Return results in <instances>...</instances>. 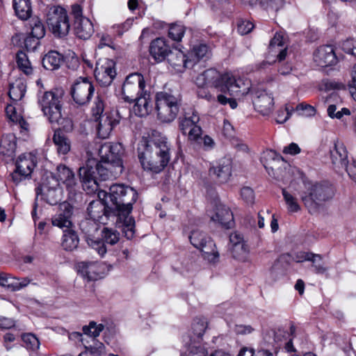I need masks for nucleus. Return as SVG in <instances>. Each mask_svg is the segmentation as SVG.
<instances>
[{
	"label": "nucleus",
	"mask_w": 356,
	"mask_h": 356,
	"mask_svg": "<svg viewBox=\"0 0 356 356\" xmlns=\"http://www.w3.org/2000/svg\"><path fill=\"white\" fill-rule=\"evenodd\" d=\"M282 195L289 211L297 212L300 209L296 197L289 193L286 189H282Z\"/></svg>",
	"instance_id": "49530a36"
},
{
	"label": "nucleus",
	"mask_w": 356,
	"mask_h": 356,
	"mask_svg": "<svg viewBox=\"0 0 356 356\" xmlns=\"http://www.w3.org/2000/svg\"><path fill=\"white\" fill-rule=\"evenodd\" d=\"M300 152V148L295 143H291L288 146L284 147L283 149V153L286 154L296 155Z\"/></svg>",
	"instance_id": "0e129e2a"
},
{
	"label": "nucleus",
	"mask_w": 356,
	"mask_h": 356,
	"mask_svg": "<svg viewBox=\"0 0 356 356\" xmlns=\"http://www.w3.org/2000/svg\"><path fill=\"white\" fill-rule=\"evenodd\" d=\"M149 52L156 62H161L168 56L170 49L165 40L159 38L151 42Z\"/></svg>",
	"instance_id": "bb28decb"
},
{
	"label": "nucleus",
	"mask_w": 356,
	"mask_h": 356,
	"mask_svg": "<svg viewBox=\"0 0 356 356\" xmlns=\"http://www.w3.org/2000/svg\"><path fill=\"white\" fill-rule=\"evenodd\" d=\"M241 196L248 204H252L254 202V193L250 187L245 186L242 188L241 190Z\"/></svg>",
	"instance_id": "5fc2aeb1"
},
{
	"label": "nucleus",
	"mask_w": 356,
	"mask_h": 356,
	"mask_svg": "<svg viewBox=\"0 0 356 356\" xmlns=\"http://www.w3.org/2000/svg\"><path fill=\"white\" fill-rule=\"evenodd\" d=\"M197 87H211L220 92H228L230 96H239L247 94L248 86H245L242 79H236L232 74H221L214 68L204 70L195 79Z\"/></svg>",
	"instance_id": "f03ea898"
},
{
	"label": "nucleus",
	"mask_w": 356,
	"mask_h": 356,
	"mask_svg": "<svg viewBox=\"0 0 356 356\" xmlns=\"http://www.w3.org/2000/svg\"><path fill=\"white\" fill-rule=\"evenodd\" d=\"M170 147L165 136L143 138L138 143V159L145 170L154 173L161 172L168 165Z\"/></svg>",
	"instance_id": "f257e3e1"
},
{
	"label": "nucleus",
	"mask_w": 356,
	"mask_h": 356,
	"mask_svg": "<svg viewBox=\"0 0 356 356\" xmlns=\"http://www.w3.org/2000/svg\"><path fill=\"white\" fill-rule=\"evenodd\" d=\"M213 222H232L234 221L232 211L224 204H218L208 214Z\"/></svg>",
	"instance_id": "c85d7f7f"
},
{
	"label": "nucleus",
	"mask_w": 356,
	"mask_h": 356,
	"mask_svg": "<svg viewBox=\"0 0 356 356\" xmlns=\"http://www.w3.org/2000/svg\"><path fill=\"white\" fill-rule=\"evenodd\" d=\"M303 258L312 262V267L316 274H324L327 272V268L321 262L322 257L320 254L307 253L303 254Z\"/></svg>",
	"instance_id": "79ce46f5"
},
{
	"label": "nucleus",
	"mask_w": 356,
	"mask_h": 356,
	"mask_svg": "<svg viewBox=\"0 0 356 356\" xmlns=\"http://www.w3.org/2000/svg\"><path fill=\"white\" fill-rule=\"evenodd\" d=\"M86 242L100 257H103L106 253L107 250L104 241L96 238H89Z\"/></svg>",
	"instance_id": "3c124183"
},
{
	"label": "nucleus",
	"mask_w": 356,
	"mask_h": 356,
	"mask_svg": "<svg viewBox=\"0 0 356 356\" xmlns=\"http://www.w3.org/2000/svg\"><path fill=\"white\" fill-rule=\"evenodd\" d=\"M217 99L218 102L222 105H225L228 103L232 109H234L237 107V102L235 99L232 98H228L224 95H218L217 96Z\"/></svg>",
	"instance_id": "680f3d73"
},
{
	"label": "nucleus",
	"mask_w": 356,
	"mask_h": 356,
	"mask_svg": "<svg viewBox=\"0 0 356 356\" xmlns=\"http://www.w3.org/2000/svg\"><path fill=\"white\" fill-rule=\"evenodd\" d=\"M330 152L333 164L341 166V168L346 167V163H348V154L346 147L342 143L338 141L334 143Z\"/></svg>",
	"instance_id": "7c9ffc66"
},
{
	"label": "nucleus",
	"mask_w": 356,
	"mask_h": 356,
	"mask_svg": "<svg viewBox=\"0 0 356 356\" xmlns=\"http://www.w3.org/2000/svg\"><path fill=\"white\" fill-rule=\"evenodd\" d=\"M47 24L56 38L67 36L70 30V19L67 10L60 6L49 8L47 14Z\"/></svg>",
	"instance_id": "0eeeda50"
},
{
	"label": "nucleus",
	"mask_w": 356,
	"mask_h": 356,
	"mask_svg": "<svg viewBox=\"0 0 356 356\" xmlns=\"http://www.w3.org/2000/svg\"><path fill=\"white\" fill-rule=\"evenodd\" d=\"M197 249L201 251L204 259L207 260L209 262L216 263L218 261L219 253L216 250V244L211 238H208L202 244V247H200Z\"/></svg>",
	"instance_id": "473e14b6"
},
{
	"label": "nucleus",
	"mask_w": 356,
	"mask_h": 356,
	"mask_svg": "<svg viewBox=\"0 0 356 356\" xmlns=\"http://www.w3.org/2000/svg\"><path fill=\"white\" fill-rule=\"evenodd\" d=\"M80 229L85 234L86 241H88L89 238H96L99 232V224H78Z\"/></svg>",
	"instance_id": "8fccbe9b"
},
{
	"label": "nucleus",
	"mask_w": 356,
	"mask_h": 356,
	"mask_svg": "<svg viewBox=\"0 0 356 356\" xmlns=\"http://www.w3.org/2000/svg\"><path fill=\"white\" fill-rule=\"evenodd\" d=\"M56 176L58 181L65 186L69 193V198L74 199L78 191L79 186L73 171L67 166L60 165L57 167Z\"/></svg>",
	"instance_id": "a211bd4d"
},
{
	"label": "nucleus",
	"mask_w": 356,
	"mask_h": 356,
	"mask_svg": "<svg viewBox=\"0 0 356 356\" xmlns=\"http://www.w3.org/2000/svg\"><path fill=\"white\" fill-rule=\"evenodd\" d=\"M71 15L73 17V28L74 34L80 39L87 40L94 33L92 22L83 15V10L81 6L73 4L71 6Z\"/></svg>",
	"instance_id": "f8f14e48"
},
{
	"label": "nucleus",
	"mask_w": 356,
	"mask_h": 356,
	"mask_svg": "<svg viewBox=\"0 0 356 356\" xmlns=\"http://www.w3.org/2000/svg\"><path fill=\"white\" fill-rule=\"evenodd\" d=\"M169 63L178 71H181L183 69L191 68L195 64L194 59H190L188 56L180 50L176 49L174 51L169 53L168 56Z\"/></svg>",
	"instance_id": "a878e982"
},
{
	"label": "nucleus",
	"mask_w": 356,
	"mask_h": 356,
	"mask_svg": "<svg viewBox=\"0 0 356 356\" xmlns=\"http://www.w3.org/2000/svg\"><path fill=\"white\" fill-rule=\"evenodd\" d=\"M104 198L106 202H110L112 204H134L138 198V193L130 186L113 184L110 187L109 192L105 193Z\"/></svg>",
	"instance_id": "9d476101"
},
{
	"label": "nucleus",
	"mask_w": 356,
	"mask_h": 356,
	"mask_svg": "<svg viewBox=\"0 0 356 356\" xmlns=\"http://www.w3.org/2000/svg\"><path fill=\"white\" fill-rule=\"evenodd\" d=\"M314 60L317 65L325 67L335 65L337 58L331 45H325L318 47L314 54Z\"/></svg>",
	"instance_id": "5701e85b"
},
{
	"label": "nucleus",
	"mask_w": 356,
	"mask_h": 356,
	"mask_svg": "<svg viewBox=\"0 0 356 356\" xmlns=\"http://www.w3.org/2000/svg\"><path fill=\"white\" fill-rule=\"evenodd\" d=\"M104 110V102L99 97H97L92 107V113L96 120L99 121L97 135L101 138H108L113 127L119 123V121L113 118V114L110 113L103 114Z\"/></svg>",
	"instance_id": "6e6552de"
},
{
	"label": "nucleus",
	"mask_w": 356,
	"mask_h": 356,
	"mask_svg": "<svg viewBox=\"0 0 356 356\" xmlns=\"http://www.w3.org/2000/svg\"><path fill=\"white\" fill-rule=\"evenodd\" d=\"M38 163L37 158L33 153H24L20 155L16 161V169L10 175L13 181L19 184L29 177Z\"/></svg>",
	"instance_id": "ddd939ff"
},
{
	"label": "nucleus",
	"mask_w": 356,
	"mask_h": 356,
	"mask_svg": "<svg viewBox=\"0 0 356 356\" xmlns=\"http://www.w3.org/2000/svg\"><path fill=\"white\" fill-rule=\"evenodd\" d=\"M74 216V207L67 202L59 204L56 218L52 222H72Z\"/></svg>",
	"instance_id": "e433bc0d"
},
{
	"label": "nucleus",
	"mask_w": 356,
	"mask_h": 356,
	"mask_svg": "<svg viewBox=\"0 0 356 356\" xmlns=\"http://www.w3.org/2000/svg\"><path fill=\"white\" fill-rule=\"evenodd\" d=\"M193 141L200 145L203 143V145L206 149H211L213 147L214 145L213 140L207 135L204 136V137H202V135H200V140Z\"/></svg>",
	"instance_id": "e2e57ef3"
},
{
	"label": "nucleus",
	"mask_w": 356,
	"mask_h": 356,
	"mask_svg": "<svg viewBox=\"0 0 356 356\" xmlns=\"http://www.w3.org/2000/svg\"><path fill=\"white\" fill-rule=\"evenodd\" d=\"M115 165H106L100 160L88 159L86 164L79 168V174L83 188L88 193H93L97 191L99 187L98 175L101 180H106L116 177L122 172L115 173Z\"/></svg>",
	"instance_id": "7ed1b4c3"
},
{
	"label": "nucleus",
	"mask_w": 356,
	"mask_h": 356,
	"mask_svg": "<svg viewBox=\"0 0 356 356\" xmlns=\"http://www.w3.org/2000/svg\"><path fill=\"white\" fill-rule=\"evenodd\" d=\"M77 272L88 281H94L104 277V266L98 262L81 261L76 264Z\"/></svg>",
	"instance_id": "aec40b11"
},
{
	"label": "nucleus",
	"mask_w": 356,
	"mask_h": 356,
	"mask_svg": "<svg viewBox=\"0 0 356 356\" xmlns=\"http://www.w3.org/2000/svg\"><path fill=\"white\" fill-rule=\"evenodd\" d=\"M29 26L31 31L30 35L41 39L44 38L46 29L42 21L39 17H32L29 22Z\"/></svg>",
	"instance_id": "a19ab883"
},
{
	"label": "nucleus",
	"mask_w": 356,
	"mask_h": 356,
	"mask_svg": "<svg viewBox=\"0 0 356 356\" xmlns=\"http://www.w3.org/2000/svg\"><path fill=\"white\" fill-rule=\"evenodd\" d=\"M232 161L229 158L220 159L216 166L211 167L209 172L216 176L220 183L227 182L232 176Z\"/></svg>",
	"instance_id": "393cba45"
},
{
	"label": "nucleus",
	"mask_w": 356,
	"mask_h": 356,
	"mask_svg": "<svg viewBox=\"0 0 356 356\" xmlns=\"http://www.w3.org/2000/svg\"><path fill=\"white\" fill-rule=\"evenodd\" d=\"M40 39L31 35L26 36L24 39V47L26 51H35L40 45Z\"/></svg>",
	"instance_id": "864d4df0"
},
{
	"label": "nucleus",
	"mask_w": 356,
	"mask_h": 356,
	"mask_svg": "<svg viewBox=\"0 0 356 356\" xmlns=\"http://www.w3.org/2000/svg\"><path fill=\"white\" fill-rule=\"evenodd\" d=\"M200 121L199 116L193 113L191 116H185L179 119V129L183 134H188V140H200V136L202 134L201 127L197 124Z\"/></svg>",
	"instance_id": "f3484780"
},
{
	"label": "nucleus",
	"mask_w": 356,
	"mask_h": 356,
	"mask_svg": "<svg viewBox=\"0 0 356 356\" xmlns=\"http://www.w3.org/2000/svg\"><path fill=\"white\" fill-rule=\"evenodd\" d=\"M63 232L62 247L67 251L75 250L79 243V238L76 232V224H54Z\"/></svg>",
	"instance_id": "4be33fe9"
},
{
	"label": "nucleus",
	"mask_w": 356,
	"mask_h": 356,
	"mask_svg": "<svg viewBox=\"0 0 356 356\" xmlns=\"http://www.w3.org/2000/svg\"><path fill=\"white\" fill-rule=\"evenodd\" d=\"M179 95L161 91L156 94L155 103L157 118L162 122H171L177 117L181 105Z\"/></svg>",
	"instance_id": "39448f33"
},
{
	"label": "nucleus",
	"mask_w": 356,
	"mask_h": 356,
	"mask_svg": "<svg viewBox=\"0 0 356 356\" xmlns=\"http://www.w3.org/2000/svg\"><path fill=\"white\" fill-rule=\"evenodd\" d=\"M350 177L356 182V161L346 165L344 167Z\"/></svg>",
	"instance_id": "774afa93"
},
{
	"label": "nucleus",
	"mask_w": 356,
	"mask_h": 356,
	"mask_svg": "<svg viewBox=\"0 0 356 356\" xmlns=\"http://www.w3.org/2000/svg\"><path fill=\"white\" fill-rule=\"evenodd\" d=\"M64 92L60 89L47 91L39 98L38 103L44 115L51 123L62 120V99Z\"/></svg>",
	"instance_id": "423d86ee"
},
{
	"label": "nucleus",
	"mask_w": 356,
	"mask_h": 356,
	"mask_svg": "<svg viewBox=\"0 0 356 356\" xmlns=\"http://www.w3.org/2000/svg\"><path fill=\"white\" fill-rule=\"evenodd\" d=\"M15 324L13 319L0 316V329H10L15 326Z\"/></svg>",
	"instance_id": "69168bd1"
},
{
	"label": "nucleus",
	"mask_w": 356,
	"mask_h": 356,
	"mask_svg": "<svg viewBox=\"0 0 356 356\" xmlns=\"http://www.w3.org/2000/svg\"><path fill=\"white\" fill-rule=\"evenodd\" d=\"M22 339L27 349L35 350L39 348L40 341L35 335L31 333H26L22 334Z\"/></svg>",
	"instance_id": "603ef678"
},
{
	"label": "nucleus",
	"mask_w": 356,
	"mask_h": 356,
	"mask_svg": "<svg viewBox=\"0 0 356 356\" xmlns=\"http://www.w3.org/2000/svg\"><path fill=\"white\" fill-rule=\"evenodd\" d=\"M229 249L234 259L241 261L247 260L249 248L240 233L235 232L229 235Z\"/></svg>",
	"instance_id": "412c9836"
},
{
	"label": "nucleus",
	"mask_w": 356,
	"mask_h": 356,
	"mask_svg": "<svg viewBox=\"0 0 356 356\" xmlns=\"http://www.w3.org/2000/svg\"><path fill=\"white\" fill-rule=\"evenodd\" d=\"M254 28L253 24L250 21H241L238 24V32L241 35L249 33Z\"/></svg>",
	"instance_id": "4d7b16f0"
},
{
	"label": "nucleus",
	"mask_w": 356,
	"mask_h": 356,
	"mask_svg": "<svg viewBox=\"0 0 356 356\" xmlns=\"http://www.w3.org/2000/svg\"><path fill=\"white\" fill-rule=\"evenodd\" d=\"M88 220L95 222L99 221L104 216L106 215V205L100 200L92 201L88 208Z\"/></svg>",
	"instance_id": "f704fd0d"
},
{
	"label": "nucleus",
	"mask_w": 356,
	"mask_h": 356,
	"mask_svg": "<svg viewBox=\"0 0 356 356\" xmlns=\"http://www.w3.org/2000/svg\"><path fill=\"white\" fill-rule=\"evenodd\" d=\"M252 103L255 110L263 115H269L273 110V97L266 90L254 91Z\"/></svg>",
	"instance_id": "6ab92c4d"
},
{
	"label": "nucleus",
	"mask_w": 356,
	"mask_h": 356,
	"mask_svg": "<svg viewBox=\"0 0 356 356\" xmlns=\"http://www.w3.org/2000/svg\"><path fill=\"white\" fill-rule=\"evenodd\" d=\"M207 237L202 231L198 229H194L192 230L189 239L191 244L196 248L202 247V244L208 239Z\"/></svg>",
	"instance_id": "a18cd8bd"
},
{
	"label": "nucleus",
	"mask_w": 356,
	"mask_h": 356,
	"mask_svg": "<svg viewBox=\"0 0 356 356\" xmlns=\"http://www.w3.org/2000/svg\"><path fill=\"white\" fill-rule=\"evenodd\" d=\"M113 206V215L117 217L116 222H136L134 218L131 215L133 204H119Z\"/></svg>",
	"instance_id": "c756f323"
},
{
	"label": "nucleus",
	"mask_w": 356,
	"mask_h": 356,
	"mask_svg": "<svg viewBox=\"0 0 356 356\" xmlns=\"http://www.w3.org/2000/svg\"><path fill=\"white\" fill-rule=\"evenodd\" d=\"M115 63L113 60L105 59L97 63L95 70V76L97 81L102 86L111 84L116 76Z\"/></svg>",
	"instance_id": "dca6fc26"
},
{
	"label": "nucleus",
	"mask_w": 356,
	"mask_h": 356,
	"mask_svg": "<svg viewBox=\"0 0 356 356\" xmlns=\"http://www.w3.org/2000/svg\"><path fill=\"white\" fill-rule=\"evenodd\" d=\"M16 62L19 69L25 74L30 75L33 73V67L27 55L22 51L16 55Z\"/></svg>",
	"instance_id": "37998d69"
},
{
	"label": "nucleus",
	"mask_w": 356,
	"mask_h": 356,
	"mask_svg": "<svg viewBox=\"0 0 356 356\" xmlns=\"http://www.w3.org/2000/svg\"><path fill=\"white\" fill-rule=\"evenodd\" d=\"M53 141L59 154H67L71 149V141L68 137L60 131L54 134Z\"/></svg>",
	"instance_id": "72a5a7b5"
},
{
	"label": "nucleus",
	"mask_w": 356,
	"mask_h": 356,
	"mask_svg": "<svg viewBox=\"0 0 356 356\" xmlns=\"http://www.w3.org/2000/svg\"><path fill=\"white\" fill-rule=\"evenodd\" d=\"M133 102H135L133 112L139 117L147 116L152 109L150 95L147 92H144L140 96H137Z\"/></svg>",
	"instance_id": "cd10ccee"
},
{
	"label": "nucleus",
	"mask_w": 356,
	"mask_h": 356,
	"mask_svg": "<svg viewBox=\"0 0 356 356\" xmlns=\"http://www.w3.org/2000/svg\"><path fill=\"white\" fill-rule=\"evenodd\" d=\"M304 186L305 191L301 193V199L311 213L318 212L323 204L334 195L333 188L328 184L305 182Z\"/></svg>",
	"instance_id": "20e7f679"
},
{
	"label": "nucleus",
	"mask_w": 356,
	"mask_h": 356,
	"mask_svg": "<svg viewBox=\"0 0 356 356\" xmlns=\"http://www.w3.org/2000/svg\"><path fill=\"white\" fill-rule=\"evenodd\" d=\"M342 49L346 53L356 57V41L347 40L343 43Z\"/></svg>",
	"instance_id": "13d9d810"
},
{
	"label": "nucleus",
	"mask_w": 356,
	"mask_h": 356,
	"mask_svg": "<svg viewBox=\"0 0 356 356\" xmlns=\"http://www.w3.org/2000/svg\"><path fill=\"white\" fill-rule=\"evenodd\" d=\"M64 60L63 56L56 51H49L42 58V65L48 70L58 69Z\"/></svg>",
	"instance_id": "2f4dec72"
},
{
	"label": "nucleus",
	"mask_w": 356,
	"mask_h": 356,
	"mask_svg": "<svg viewBox=\"0 0 356 356\" xmlns=\"http://www.w3.org/2000/svg\"><path fill=\"white\" fill-rule=\"evenodd\" d=\"M269 334L273 335V341L277 343L281 342L284 339H286L289 336V334L282 328H278L276 330H270Z\"/></svg>",
	"instance_id": "bf43d9fd"
},
{
	"label": "nucleus",
	"mask_w": 356,
	"mask_h": 356,
	"mask_svg": "<svg viewBox=\"0 0 356 356\" xmlns=\"http://www.w3.org/2000/svg\"><path fill=\"white\" fill-rule=\"evenodd\" d=\"M26 84L25 81L19 79L10 84L8 95L13 102L20 101L25 95Z\"/></svg>",
	"instance_id": "c9c22d12"
},
{
	"label": "nucleus",
	"mask_w": 356,
	"mask_h": 356,
	"mask_svg": "<svg viewBox=\"0 0 356 356\" xmlns=\"http://www.w3.org/2000/svg\"><path fill=\"white\" fill-rule=\"evenodd\" d=\"M211 56V49L208 45L200 43L193 46L188 54L190 59H194L195 63L200 60H207Z\"/></svg>",
	"instance_id": "58836bf2"
},
{
	"label": "nucleus",
	"mask_w": 356,
	"mask_h": 356,
	"mask_svg": "<svg viewBox=\"0 0 356 356\" xmlns=\"http://www.w3.org/2000/svg\"><path fill=\"white\" fill-rule=\"evenodd\" d=\"M145 82L140 73H131L127 77L122 88L123 99L125 102H133L139 94L144 93Z\"/></svg>",
	"instance_id": "4468645a"
},
{
	"label": "nucleus",
	"mask_w": 356,
	"mask_h": 356,
	"mask_svg": "<svg viewBox=\"0 0 356 356\" xmlns=\"http://www.w3.org/2000/svg\"><path fill=\"white\" fill-rule=\"evenodd\" d=\"M185 33V27L179 24H173L170 26L168 35L177 42L181 41Z\"/></svg>",
	"instance_id": "de8ad7c7"
},
{
	"label": "nucleus",
	"mask_w": 356,
	"mask_h": 356,
	"mask_svg": "<svg viewBox=\"0 0 356 356\" xmlns=\"http://www.w3.org/2000/svg\"><path fill=\"white\" fill-rule=\"evenodd\" d=\"M123 147L120 143H105L99 149V156L102 162L106 165H115V173L123 171Z\"/></svg>",
	"instance_id": "9b49d317"
},
{
	"label": "nucleus",
	"mask_w": 356,
	"mask_h": 356,
	"mask_svg": "<svg viewBox=\"0 0 356 356\" xmlns=\"http://www.w3.org/2000/svg\"><path fill=\"white\" fill-rule=\"evenodd\" d=\"M8 136H3L0 142V145L2 148L6 149L8 152H13L15 148V144L14 142L8 140Z\"/></svg>",
	"instance_id": "338daca9"
},
{
	"label": "nucleus",
	"mask_w": 356,
	"mask_h": 356,
	"mask_svg": "<svg viewBox=\"0 0 356 356\" xmlns=\"http://www.w3.org/2000/svg\"><path fill=\"white\" fill-rule=\"evenodd\" d=\"M102 234L104 241L110 245H115L120 239L119 232L113 229L104 228Z\"/></svg>",
	"instance_id": "09e8293b"
},
{
	"label": "nucleus",
	"mask_w": 356,
	"mask_h": 356,
	"mask_svg": "<svg viewBox=\"0 0 356 356\" xmlns=\"http://www.w3.org/2000/svg\"><path fill=\"white\" fill-rule=\"evenodd\" d=\"M36 198L38 201L39 197L41 200L51 205L56 204L62 199L63 191L58 186L49 187L47 185L38 186L35 188Z\"/></svg>",
	"instance_id": "b1692460"
},
{
	"label": "nucleus",
	"mask_w": 356,
	"mask_h": 356,
	"mask_svg": "<svg viewBox=\"0 0 356 356\" xmlns=\"http://www.w3.org/2000/svg\"><path fill=\"white\" fill-rule=\"evenodd\" d=\"M104 329L103 324H97L95 321H90L88 325H85L82 328L83 334L87 336V339L83 345L85 351L92 356H99L105 353V346L97 339Z\"/></svg>",
	"instance_id": "1a4fd4ad"
},
{
	"label": "nucleus",
	"mask_w": 356,
	"mask_h": 356,
	"mask_svg": "<svg viewBox=\"0 0 356 356\" xmlns=\"http://www.w3.org/2000/svg\"><path fill=\"white\" fill-rule=\"evenodd\" d=\"M296 110L302 111L303 112L302 115L306 117L314 116L316 113V109L314 106H312L309 104H303V103L299 104L296 106Z\"/></svg>",
	"instance_id": "6e6d98bb"
},
{
	"label": "nucleus",
	"mask_w": 356,
	"mask_h": 356,
	"mask_svg": "<svg viewBox=\"0 0 356 356\" xmlns=\"http://www.w3.org/2000/svg\"><path fill=\"white\" fill-rule=\"evenodd\" d=\"M207 328V321L204 318H195L192 324V334L189 341H200L201 343L202 337Z\"/></svg>",
	"instance_id": "ea45409f"
},
{
	"label": "nucleus",
	"mask_w": 356,
	"mask_h": 356,
	"mask_svg": "<svg viewBox=\"0 0 356 356\" xmlns=\"http://www.w3.org/2000/svg\"><path fill=\"white\" fill-rule=\"evenodd\" d=\"M15 15L21 19L26 20L31 17V6L30 0H13Z\"/></svg>",
	"instance_id": "4c0bfd02"
},
{
	"label": "nucleus",
	"mask_w": 356,
	"mask_h": 356,
	"mask_svg": "<svg viewBox=\"0 0 356 356\" xmlns=\"http://www.w3.org/2000/svg\"><path fill=\"white\" fill-rule=\"evenodd\" d=\"M134 19L131 18L127 19L124 22L113 26L116 29L118 35H122L124 31H128L133 24Z\"/></svg>",
	"instance_id": "052dcab7"
},
{
	"label": "nucleus",
	"mask_w": 356,
	"mask_h": 356,
	"mask_svg": "<svg viewBox=\"0 0 356 356\" xmlns=\"http://www.w3.org/2000/svg\"><path fill=\"white\" fill-rule=\"evenodd\" d=\"M187 348V356H208V353L206 348L201 344L200 341H190L186 342Z\"/></svg>",
	"instance_id": "c03bdc74"
},
{
	"label": "nucleus",
	"mask_w": 356,
	"mask_h": 356,
	"mask_svg": "<svg viewBox=\"0 0 356 356\" xmlns=\"http://www.w3.org/2000/svg\"><path fill=\"white\" fill-rule=\"evenodd\" d=\"M94 91L95 88L87 77H79L72 86L70 94L76 104L83 106L90 102Z\"/></svg>",
	"instance_id": "2eb2a0df"
}]
</instances>
